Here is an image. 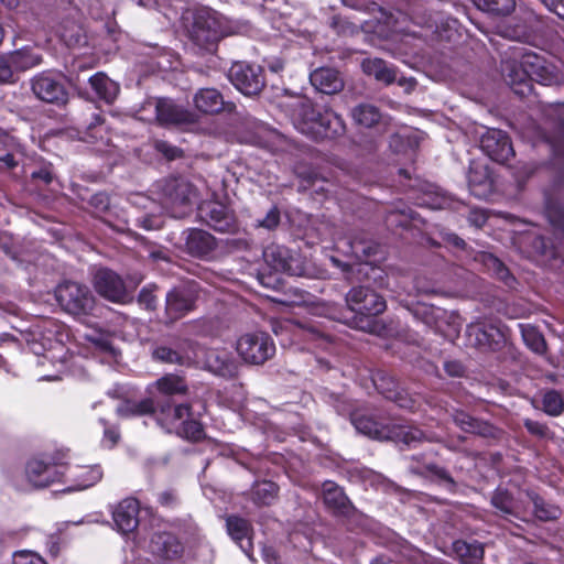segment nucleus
<instances>
[{"label": "nucleus", "mask_w": 564, "mask_h": 564, "mask_svg": "<svg viewBox=\"0 0 564 564\" xmlns=\"http://www.w3.org/2000/svg\"><path fill=\"white\" fill-rule=\"evenodd\" d=\"M323 500L328 509L336 514L348 516L352 510V505L343 491L333 481H325L323 484Z\"/></svg>", "instance_id": "obj_30"}, {"label": "nucleus", "mask_w": 564, "mask_h": 564, "mask_svg": "<svg viewBox=\"0 0 564 564\" xmlns=\"http://www.w3.org/2000/svg\"><path fill=\"white\" fill-rule=\"evenodd\" d=\"M139 302L143 304L148 310H153L156 304V297L152 291L143 289L139 294Z\"/></svg>", "instance_id": "obj_56"}, {"label": "nucleus", "mask_w": 564, "mask_h": 564, "mask_svg": "<svg viewBox=\"0 0 564 564\" xmlns=\"http://www.w3.org/2000/svg\"><path fill=\"white\" fill-rule=\"evenodd\" d=\"M155 149L164 156H166L169 160H174L182 155V151L178 148L165 141H156Z\"/></svg>", "instance_id": "obj_53"}, {"label": "nucleus", "mask_w": 564, "mask_h": 564, "mask_svg": "<svg viewBox=\"0 0 564 564\" xmlns=\"http://www.w3.org/2000/svg\"><path fill=\"white\" fill-rule=\"evenodd\" d=\"M351 423L356 427V430L365 435L370 437L380 438L384 435L379 431V425L372 419L367 416H359L354 414L351 417Z\"/></svg>", "instance_id": "obj_46"}, {"label": "nucleus", "mask_w": 564, "mask_h": 564, "mask_svg": "<svg viewBox=\"0 0 564 564\" xmlns=\"http://www.w3.org/2000/svg\"><path fill=\"white\" fill-rule=\"evenodd\" d=\"M492 506L502 514L519 516V506L506 490H496L491 498Z\"/></svg>", "instance_id": "obj_41"}, {"label": "nucleus", "mask_w": 564, "mask_h": 564, "mask_svg": "<svg viewBox=\"0 0 564 564\" xmlns=\"http://www.w3.org/2000/svg\"><path fill=\"white\" fill-rule=\"evenodd\" d=\"M228 78L243 95H258L264 87L263 69L259 65L236 62L231 65Z\"/></svg>", "instance_id": "obj_8"}, {"label": "nucleus", "mask_w": 564, "mask_h": 564, "mask_svg": "<svg viewBox=\"0 0 564 564\" xmlns=\"http://www.w3.org/2000/svg\"><path fill=\"white\" fill-rule=\"evenodd\" d=\"M488 261L491 264V267L495 270L498 278L506 280L507 276L509 275V272H508V269L503 265V263L501 261H499L497 258L491 257V256L488 258Z\"/></svg>", "instance_id": "obj_58"}, {"label": "nucleus", "mask_w": 564, "mask_h": 564, "mask_svg": "<svg viewBox=\"0 0 564 564\" xmlns=\"http://www.w3.org/2000/svg\"><path fill=\"white\" fill-rule=\"evenodd\" d=\"M94 285L99 295L111 302L122 303L128 296L123 280L109 269L96 272Z\"/></svg>", "instance_id": "obj_15"}, {"label": "nucleus", "mask_w": 564, "mask_h": 564, "mask_svg": "<svg viewBox=\"0 0 564 564\" xmlns=\"http://www.w3.org/2000/svg\"><path fill=\"white\" fill-rule=\"evenodd\" d=\"M156 402L158 400L152 395L140 401H129L119 409V412L124 416L147 414L155 416L158 411Z\"/></svg>", "instance_id": "obj_37"}, {"label": "nucleus", "mask_w": 564, "mask_h": 564, "mask_svg": "<svg viewBox=\"0 0 564 564\" xmlns=\"http://www.w3.org/2000/svg\"><path fill=\"white\" fill-rule=\"evenodd\" d=\"M12 79V70L8 58L0 55V83H8Z\"/></svg>", "instance_id": "obj_55"}, {"label": "nucleus", "mask_w": 564, "mask_h": 564, "mask_svg": "<svg viewBox=\"0 0 564 564\" xmlns=\"http://www.w3.org/2000/svg\"><path fill=\"white\" fill-rule=\"evenodd\" d=\"M206 368L220 377L232 378L238 373L237 361L225 350L209 349L206 352Z\"/></svg>", "instance_id": "obj_28"}, {"label": "nucleus", "mask_w": 564, "mask_h": 564, "mask_svg": "<svg viewBox=\"0 0 564 564\" xmlns=\"http://www.w3.org/2000/svg\"><path fill=\"white\" fill-rule=\"evenodd\" d=\"M280 224V210L273 206L267 213L265 217L258 223V227H262L269 230L275 229Z\"/></svg>", "instance_id": "obj_52"}, {"label": "nucleus", "mask_w": 564, "mask_h": 564, "mask_svg": "<svg viewBox=\"0 0 564 564\" xmlns=\"http://www.w3.org/2000/svg\"><path fill=\"white\" fill-rule=\"evenodd\" d=\"M55 297L64 312L82 317L93 313L95 297L88 286L66 281L55 290Z\"/></svg>", "instance_id": "obj_4"}, {"label": "nucleus", "mask_w": 564, "mask_h": 564, "mask_svg": "<svg viewBox=\"0 0 564 564\" xmlns=\"http://www.w3.org/2000/svg\"><path fill=\"white\" fill-rule=\"evenodd\" d=\"M387 437L410 446L421 442L424 438V434L421 430L413 426L393 425Z\"/></svg>", "instance_id": "obj_40"}, {"label": "nucleus", "mask_w": 564, "mask_h": 564, "mask_svg": "<svg viewBox=\"0 0 564 564\" xmlns=\"http://www.w3.org/2000/svg\"><path fill=\"white\" fill-rule=\"evenodd\" d=\"M345 301L348 310L355 313L350 326L370 334L382 332V324L373 318L387 308L386 300L380 294L368 286L357 285L346 293Z\"/></svg>", "instance_id": "obj_2"}, {"label": "nucleus", "mask_w": 564, "mask_h": 564, "mask_svg": "<svg viewBox=\"0 0 564 564\" xmlns=\"http://www.w3.org/2000/svg\"><path fill=\"white\" fill-rule=\"evenodd\" d=\"M543 411L551 416H558L564 412V401L562 395L554 390L544 393L542 398Z\"/></svg>", "instance_id": "obj_45"}, {"label": "nucleus", "mask_w": 564, "mask_h": 564, "mask_svg": "<svg viewBox=\"0 0 564 564\" xmlns=\"http://www.w3.org/2000/svg\"><path fill=\"white\" fill-rule=\"evenodd\" d=\"M102 478V470L98 466L86 467L78 475V484L76 489H87L97 484Z\"/></svg>", "instance_id": "obj_47"}, {"label": "nucleus", "mask_w": 564, "mask_h": 564, "mask_svg": "<svg viewBox=\"0 0 564 564\" xmlns=\"http://www.w3.org/2000/svg\"><path fill=\"white\" fill-rule=\"evenodd\" d=\"M150 552L156 557L163 560H174L182 555L183 544L172 533L158 532L151 538L149 544Z\"/></svg>", "instance_id": "obj_24"}, {"label": "nucleus", "mask_w": 564, "mask_h": 564, "mask_svg": "<svg viewBox=\"0 0 564 564\" xmlns=\"http://www.w3.org/2000/svg\"><path fill=\"white\" fill-rule=\"evenodd\" d=\"M523 424L532 435H535L539 437H545L547 435V432H549L547 426L538 421L525 419Z\"/></svg>", "instance_id": "obj_54"}, {"label": "nucleus", "mask_w": 564, "mask_h": 564, "mask_svg": "<svg viewBox=\"0 0 564 564\" xmlns=\"http://www.w3.org/2000/svg\"><path fill=\"white\" fill-rule=\"evenodd\" d=\"M200 345L188 338H180L171 344H160L152 349L155 361L192 367L199 362Z\"/></svg>", "instance_id": "obj_5"}, {"label": "nucleus", "mask_w": 564, "mask_h": 564, "mask_svg": "<svg viewBox=\"0 0 564 564\" xmlns=\"http://www.w3.org/2000/svg\"><path fill=\"white\" fill-rule=\"evenodd\" d=\"M12 564H46V562L36 553L24 550L13 554Z\"/></svg>", "instance_id": "obj_50"}, {"label": "nucleus", "mask_w": 564, "mask_h": 564, "mask_svg": "<svg viewBox=\"0 0 564 564\" xmlns=\"http://www.w3.org/2000/svg\"><path fill=\"white\" fill-rule=\"evenodd\" d=\"M444 369L452 377H459L464 372L463 365L455 360L445 361Z\"/></svg>", "instance_id": "obj_60"}, {"label": "nucleus", "mask_w": 564, "mask_h": 564, "mask_svg": "<svg viewBox=\"0 0 564 564\" xmlns=\"http://www.w3.org/2000/svg\"><path fill=\"white\" fill-rule=\"evenodd\" d=\"M414 317L425 324L427 327L432 328L436 332V327L443 328L441 325L442 321H449L452 323V328L449 329L451 335L456 333V325L454 322V316L448 314V311L436 307L433 305H417L414 310Z\"/></svg>", "instance_id": "obj_29"}, {"label": "nucleus", "mask_w": 564, "mask_h": 564, "mask_svg": "<svg viewBox=\"0 0 564 564\" xmlns=\"http://www.w3.org/2000/svg\"><path fill=\"white\" fill-rule=\"evenodd\" d=\"M91 204L99 210H105L108 208L109 198L106 194L99 193L91 197Z\"/></svg>", "instance_id": "obj_62"}, {"label": "nucleus", "mask_w": 564, "mask_h": 564, "mask_svg": "<svg viewBox=\"0 0 564 564\" xmlns=\"http://www.w3.org/2000/svg\"><path fill=\"white\" fill-rule=\"evenodd\" d=\"M294 126L313 139L335 138L345 132L339 115L329 108L317 110L305 97H296L291 105Z\"/></svg>", "instance_id": "obj_1"}, {"label": "nucleus", "mask_w": 564, "mask_h": 564, "mask_svg": "<svg viewBox=\"0 0 564 564\" xmlns=\"http://www.w3.org/2000/svg\"><path fill=\"white\" fill-rule=\"evenodd\" d=\"M466 336L470 346L484 350H496L505 341L503 330L486 321H477L467 325Z\"/></svg>", "instance_id": "obj_10"}, {"label": "nucleus", "mask_w": 564, "mask_h": 564, "mask_svg": "<svg viewBox=\"0 0 564 564\" xmlns=\"http://www.w3.org/2000/svg\"><path fill=\"white\" fill-rule=\"evenodd\" d=\"M195 296L189 289L176 288L166 294L165 312L170 322H175L194 310Z\"/></svg>", "instance_id": "obj_20"}, {"label": "nucleus", "mask_w": 564, "mask_h": 564, "mask_svg": "<svg viewBox=\"0 0 564 564\" xmlns=\"http://www.w3.org/2000/svg\"><path fill=\"white\" fill-rule=\"evenodd\" d=\"M6 58H8L12 72L13 69L26 70L42 63V56L26 47L12 52Z\"/></svg>", "instance_id": "obj_35"}, {"label": "nucleus", "mask_w": 564, "mask_h": 564, "mask_svg": "<svg viewBox=\"0 0 564 564\" xmlns=\"http://www.w3.org/2000/svg\"><path fill=\"white\" fill-rule=\"evenodd\" d=\"M453 552L462 564H477L484 558V546L479 542L468 543L457 540L453 543Z\"/></svg>", "instance_id": "obj_32"}, {"label": "nucleus", "mask_w": 564, "mask_h": 564, "mask_svg": "<svg viewBox=\"0 0 564 564\" xmlns=\"http://www.w3.org/2000/svg\"><path fill=\"white\" fill-rule=\"evenodd\" d=\"M236 350L246 364L260 366L274 356L275 345L267 333L253 332L238 338Z\"/></svg>", "instance_id": "obj_6"}, {"label": "nucleus", "mask_w": 564, "mask_h": 564, "mask_svg": "<svg viewBox=\"0 0 564 564\" xmlns=\"http://www.w3.org/2000/svg\"><path fill=\"white\" fill-rule=\"evenodd\" d=\"M520 70H516L513 66H510V69L514 72V76L509 74L511 84L524 83L527 78L541 83L542 85H551L553 82L551 70L536 54H523L520 61Z\"/></svg>", "instance_id": "obj_12"}, {"label": "nucleus", "mask_w": 564, "mask_h": 564, "mask_svg": "<svg viewBox=\"0 0 564 564\" xmlns=\"http://www.w3.org/2000/svg\"><path fill=\"white\" fill-rule=\"evenodd\" d=\"M362 70L373 76L377 80L384 84H391L397 78L394 68L388 66V64L381 58H367L361 64Z\"/></svg>", "instance_id": "obj_33"}, {"label": "nucleus", "mask_w": 564, "mask_h": 564, "mask_svg": "<svg viewBox=\"0 0 564 564\" xmlns=\"http://www.w3.org/2000/svg\"><path fill=\"white\" fill-rule=\"evenodd\" d=\"M528 497L533 503L534 514L539 520L552 521L560 518L561 509L557 506L546 502L534 492H529Z\"/></svg>", "instance_id": "obj_38"}, {"label": "nucleus", "mask_w": 564, "mask_h": 564, "mask_svg": "<svg viewBox=\"0 0 564 564\" xmlns=\"http://www.w3.org/2000/svg\"><path fill=\"white\" fill-rule=\"evenodd\" d=\"M549 216L554 227V235L558 240L557 248L564 249V212H560L556 216L550 212Z\"/></svg>", "instance_id": "obj_51"}, {"label": "nucleus", "mask_w": 564, "mask_h": 564, "mask_svg": "<svg viewBox=\"0 0 564 564\" xmlns=\"http://www.w3.org/2000/svg\"><path fill=\"white\" fill-rule=\"evenodd\" d=\"M31 88L33 94L42 101L55 105H63L67 102L68 94L65 89L59 76L42 72L34 76L31 80Z\"/></svg>", "instance_id": "obj_11"}, {"label": "nucleus", "mask_w": 564, "mask_h": 564, "mask_svg": "<svg viewBox=\"0 0 564 564\" xmlns=\"http://www.w3.org/2000/svg\"><path fill=\"white\" fill-rule=\"evenodd\" d=\"M377 389L384 395L386 399L395 402L402 409H413L415 401L409 393L402 389L384 388L383 382L378 383L375 381Z\"/></svg>", "instance_id": "obj_44"}, {"label": "nucleus", "mask_w": 564, "mask_h": 564, "mask_svg": "<svg viewBox=\"0 0 564 564\" xmlns=\"http://www.w3.org/2000/svg\"><path fill=\"white\" fill-rule=\"evenodd\" d=\"M158 500L163 507H173L177 502V498L173 491H163L159 494Z\"/></svg>", "instance_id": "obj_61"}, {"label": "nucleus", "mask_w": 564, "mask_h": 564, "mask_svg": "<svg viewBox=\"0 0 564 564\" xmlns=\"http://www.w3.org/2000/svg\"><path fill=\"white\" fill-rule=\"evenodd\" d=\"M90 340L100 350L109 351L112 355H115V349H113V347L111 345V341L107 337H105L102 335H98L96 337H91Z\"/></svg>", "instance_id": "obj_57"}, {"label": "nucleus", "mask_w": 564, "mask_h": 564, "mask_svg": "<svg viewBox=\"0 0 564 564\" xmlns=\"http://www.w3.org/2000/svg\"><path fill=\"white\" fill-rule=\"evenodd\" d=\"M89 84L96 95L106 102H112L119 93L117 83L107 77L104 73H97L89 78Z\"/></svg>", "instance_id": "obj_34"}, {"label": "nucleus", "mask_w": 564, "mask_h": 564, "mask_svg": "<svg viewBox=\"0 0 564 564\" xmlns=\"http://www.w3.org/2000/svg\"><path fill=\"white\" fill-rule=\"evenodd\" d=\"M185 250L188 254L199 259H209L218 247L216 238L209 232L191 228L183 232Z\"/></svg>", "instance_id": "obj_17"}, {"label": "nucleus", "mask_w": 564, "mask_h": 564, "mask_svg": "<svg viewBox=\"0 0 564 564\" xmlns=\"http://www.w3.org/2000/svg\"><path fill=\"white\" fill-rule=\"evenodd\" d=\"M310 82L317 91L326 95L337 94L344 88V80L339 73L329 67H319L312 72Z\"/></svg>", "instance_id": "obj_25"}, {"label": "nucleus", "mask_w": 564, "mask_h": 564, "mask_svg": "<svg viewBox=\"0 0 564 564\" xmlns=\"http://www.w3.org/2000/svg\"><path fill=\"white\" fill-rule=\"evenodd\" d=\"M198 217L216 231L234 234L238 230L235 215L219 202L202 203L198 206Z\"/></svg>", "instance_id": "obj_9"}, {"label": "nucleus", "mask_w": 564, "mask_h": 564, "mask_svg": "<svg viewBox=\"0 0 564 564\" xmlns=\"http://www.w3.org/2000/svg\"><path fill=\"white\" fill-rule=\"evenodd\" d=\"M467 180L469 191L475 197L485 199L492 193V181L486 166L470 165Z\"/></svg>", "instance_id": "obj_31"}, {"label": "nucleus", "mask_w": 564, "mask_h": 564, "mask_svg": "<svg viewBox=\"0 0 564 564\" xmlns=\"http://www.w3.org/2000/svg\"><path fill=\"white\" fill-rule=\"evenodd\" d=\"M188 386L184 377L176 373H166L147 387L149 395L156 400H171L174 395H184Z\"/></svg>", "instance_id": "obj_18"}, {"label": "nucleus", "mask_w": 564, "mask_h": 564, "mask_svg": "<svg viewBox=\"0 0 564 564\" xmlns=\"http://www.w3.org/2000/svg\"><path fill=\"white\" fill-rule=\"evenodd\" d=\"M452 417L454 423L466 433H473L489 438L498 437L500 434V431L494 425L475 419L462 410H455L452 413Z\"/></svg>", "instance_id": "obj_27"}, {"label": "nucleus", "mask_w": 564, "mask_h": 564, "mask_svg": "<svg viewBox=\"0 0 564 564\" xmlns=\"http://www.w3.org/2000/svg\"><path fill=\"white\" fill-rule=\"evenodd\" d=\"M162 203L174 218H183L198 200L197 188L185 177H167L159 184Z\"/></svg>", "instance_id": "obj_3"}, {"label": "nucleus", "mask_w": 564, "mask_h": 564, "mask_svg": "<svg viewBox=\"0 0 564 564\" xmlns=\"http://www.w3.org/2000/svg\"><path fill=\"white\" fill-rule=\"evenodd\" d=\"M468 220L471 225L480 228L486 224L487 216L484 210L475 209L469 213Z\"/></svg>", "instance_id": "obj_59"}, {"label": "nucleus", "mask_w": 564, "mask_h": 564, "mask_svg": "<svg viewBox=\"0 0 564 564\" xmlns=\"http://www.w3.org/2000/svg\"><path fill=\"white\" fill-rule=\"evenodd\" d=\"M477 8L494 15H508L516 8V0H474Z\"/></svg>", "instance_id": "obj_42"}, {"label": "nucleus", "mask_w": 564, "mask_h": 564, "mask_svg": "<svg viewBox=\"0 0 564 564\" xmlns=\"http://www.w3.org/2000/svg\"><path fill=\"white\" fill-rule=\"evenodd\" d=\"M263 259L276 272H285L290 275H302L304 272L300 259L292 256L289 249L282 246L267 247L263 251Z\"/></svg>", "instance_id": "obj_16"}, {"label": "nucleus", "mask_w": 564, "mask_h": 564, "mask_svg": "<svg viewBox=\"0 0 564 564\" xmlns=\"http://www.w3.org/2000/svg\"><path fill=\"white\" fill-rule=\"evenodd\" d=\"M176 432L192 441L200 440L204 434L203 425L198 421L187 419H184Z\"/></svg>", "instance_id": "obj_48"}, {"label": "nucleus", "mask_w": 564, "mask_h": 564, "mask_svg": "<svg viewBox=\"0 0 564 564\" xmlns=\"http://www.w3.org/2000/svg\"><path fill=\"white\" fill-rule=\"evenodd\" d=\"M189 35L198 46L210 50L226 35V32L218 14L215 11L204 9L194 14Z\"/></svg>", "instance_id": "obj_7"}, {"label": "nucleus", "mask_w": 564, "mask_h": 564, "mask_svg": "<svg viewBox=\"0 0 564 564\" xmlns=\"http://www.w3.org/2000/svg\"><path fill=\"white\" fill-rule=\"evenodd\" d=\"M147 106L155 110V120L161 124H177L189 122L192 115L175 105L171 99L160 98L147 101Z\"/></svg>", "instance_id": "obj_22"}, {"label": "nucleus", "mask_w": 564, "mask_h": 564, "mask_svg": "<svg viewBox=\"0 0 564 564\" xmlns=\"http://www.w3.org/2000/svg\"><path fill=\"white\" fill-rule=\"evenodd\" d=\"M25 475L29 482L36 488L47 487L61 478V473L55 465L44 463L37 458L28 462Z\"/></svg>", "instance_id": "obj_23"}, {"label": "nucleus", "mask_w": 564, "mask_h": 564, "mask_svg": "<svg viewBox=\"0 0 564 564\" xmlns=\"http://www.w3.org/2000/svg\"><path fill=\"white\" fill-rule=\"evenodd\" d=\"M520 328L525 345L532 351L543 355L546 350V343L543 335L531 325H520Z\"/></svg>", "instance_id": "obj_43"}, {"label": "nucleus", "mask_w": 564, "mask_h": 564, "mask_svg": "<svg viewBox=\"0 0 564 564\" xmlns=\"http://www.w3.org/2000/svg\"><path fill=\"white\" fill-rule=\"evenodd\" d=\"M226 527L230 538L250 556L252 551L251 538L253 533L250 522L238 516H228Z\"/></svg>", "instance_id": "obj_26"}, {"label": "nucleus", "mask_w": 564, "mask_h": 564, "mask_svg": "<svg viewBox=\"0 0 564 564\" xmlns=\"http://www.w3.org/2000/svg\"><path fill=\"white\" fill-rule=\"evenodd\" d=\"M292 303L295 305H310L313 303V296L305 291H300Z\"/></svg>", "instance_id": "obj_64"}, {"label": "nucleus", "mask_w": 564, "mask_h": 564, "mask_svg": "<svg viewBox=\"0 0 564 564\" xmlns=\"http://www.w3.org/2000/svg\"><path fill=\"white\" fill-rule=\"evenodd\" d=\"M480 148L492 161L505 163L513 156V149L506 132L487 129L480 138Z\"/></svg>", "instance_id": "obj_13"}, {"label": "nucleus", "mask_w": 564, "mask_h": 564, "mask_svg": "<svg viewBox=\"0 0 564 564\" xmlns=\"http://www.w3.org/2000/svg\"><path fill=\"white\" fill-rule=\"evenodd\" d=\"M278 490L272 481L257 482L251 489L250 498L258 507L271 506L278 497Z\"/></svg>", "instance_id": "obj_36"}, {"label": "nucleus", "mask_w": 564, "mask_h": 564, "mask_svg": "<svg viewBox=\"0 0 564 564\" xmlns=\"http://www.w3.org/2000/svg\"><path fill=\"white\" fill-rule=\"evenodd\" d=\"M194 105L203 113L213 115L220 111L234 112L236 105L225 101L223 95L215 88H202L194 95Z\"/></svg>", "instance_id": "obj_21"}, {"label": "nucleus", "mask_w": 564, "mask_h": 564, "mask_svg": "<svg viewBox=\"0 0 564 564\" xmlns=\"http://www.w3.org/2000/svg\"><path fill=\"white\" fill-rule=\"evenodd\" d=\"M351 116L357 124L366 128L375 126L381 118L378 108L369 104L356 106L351 111Z\"/></svg>", "instance_id": "obj_39"}, {"label": "nucleus", "mask_w": 564, "mask_h": 564, "mask_svg": "<svg viewBox=\"0 0 564 564\" xmlns=\"http://www.w3.org/2000/svg\"><path fill=\"white\" fill-rule=\"evenodd\" d=\"M156 405L155 421L169 433L178 431L184 419L191 416L192 406L188 403L173 404L171 400H158Z\"/></svg>", "instance_id": "obj_14"}, {"label": "nucleus", "mask_w": 564, "mask_h": 564, "mask_svg": "<svg viewBox=\"0 0 564 564\" xmlns=\"http://www.w3.org/2000/svg\"><path fill=\"white\" fill-rule=\"evenodd\" d=\"M448 314H451V315H453V316L455 317V318H454V322H455V325H456V327H455V328H456V333H455V334H453V335H451V333H449L451 330H449V329H451L453 326H452V323H449V321H448V322H447V321H442V322H441V325L443 326V328H441V327H436V332H435V333H438V334H441L443 337H445V338H447V339L453 340V339H455V338H457V337H458L459 332H460V328H462V325H463V322H462L460 316H459L457 313H455V312H448Z\"/></svg>", "instance_id": "obj_49"}, {"label": "nucleus", "mask_w": 564, "mask_h": 564, "mask_svg": "<svg viewBox=\"0 0 564 564\" xmlns=\"http://www.w3.org/2000/svg\"><path fill=\"white\" fill-rule=\"evenodd\" d=\"M430 470L435 476H437L438 478H441L444 481H446L447 484H449L452 487L455 485L453 478L449 476V474L444 468H441V467H437V466H432V467H430Z\"/></svg>", "instance_id": "obj_63"}, {"label": "nucleus", "mask_w": 564, "mask_h": 564, "mask_svg": "<svg viewBox=\"0 0 564 564\" xmlns=\"http://www.w3.org/2000/svg\"><path fill=\"white\" fill-rule=\"evenodd\" d=\"M140 503L134 498L121 500L112 511L117 530L123 534L133 532L139 525Z\"/></svg>", "instance_id": "obj_19"}]
</instances>
